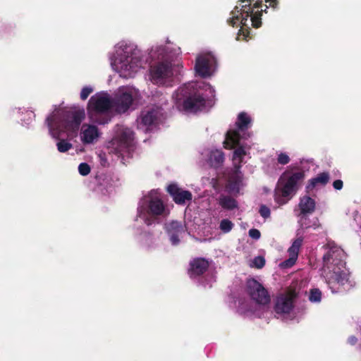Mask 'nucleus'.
Instances as JSON below:
<instances>
[{
    "mask_svg": "<svg viewBox=\"0 0 361 361\" xmlns=\"http://www.w3.org/2000/svg\"><path fill=\"white\" fill-rule=\"evenodd\" d=\"M179 51V47L166 39L152 45L146 54L135 41L123 39L115 44L108 58L112 70L126 79L134 78L149 61L153 62L149 69L150 81L168 86L180 73V67L173 63Z\"/></svg>",
    "mask_w": 361,
    "mask_h": 361,
    "instance_id": "nucleus-1",
    "label": "nucleus"
},
{
    "mask_svg": "<svg viewBox=\"0 0 361 361\" xmlns=\"http://www.w3.org/2000/svg\"><path fill=\"white\" fill-rule=\"evenodd\" d=\"M252 121L251 117L245 112L238 114L235 128L229 129L224 141L226 149L235 148L233 154V164L234 169L229 173L226 183L228 192L237 195L240 190L246 185L244 176L240 171L242 164L246 162L245 159L250 158L248 148L242 142L245 138V131Z\"/></svg>",
    "mask_w": 361,
    "mask_h": 361,
    "instance_id": "nucleus-2",
    "label": "nucleus"
},
{
    "mask_svg": "<svg viewBox=\"0 0 361 361\" xmlns=\"http://www.w3.org/2000/svg\"><path fill=\"white\" fill-rule=\"evenodd\" d=\"M138 97V90L130 86L119 87L114 99L106 92H97L90 97L87 104L89 119L93 123L105 125L111 119L109 112L111 107L118 113H125Z\"/></svg>",
    "mask_w": 361,
    "mask_h": 361,
    "instance_id": "nucleus-3",
    "label": "nucleus"
},
{
    "mask_svg": "<svg viewBox=\"0 0 361 361\" xmlns=\"http://www.w3.org/2000/svg\"><path fill=\"white\" fill-rule=\"evenodd\" d=\"M321 276L333 293L353 286L350 271L345 266V252L333 241H329L324 246Z\"/></svg>",
    "mask_w": 361,
    "mask_h": 361,
    "instance_id": "nucleus-4",
    "label": "nucleus"
},
{
    "mask_svg": "<svg viewBox=\"0 0 361 361\" xmlns=\"http://www.w3.org/2000/svg\"><path fill=\"white\" fill-rule=\"evenodd\" d=\"M85 118L83 110H66L56 109L46 118L45 124L49 135L58 140L56 147L59 152L65 153L73 147V145L67 140L61 139L65 133L68 137H75Z\"/></svg>",
    "mask_w": 361,
    "mask_h": 361,
    "instance_id": "nucleus-5",
    "label": "nucleus"
},
{
    "mask_svg": "<svg viewBox=\"0 0 361 361\" xmlns=\"http://www.w3.org/2000/svg\"><path fill=\"white\" fill-rule=\"evenodd\" d=\"M214 93V89L204 81L189 82L176 91L173 99L180 111L197 113L212 106Z\"/></svg>",
    "mask_w": 361,
    "mask_h": 361,
    "instance_id": "nucleus-6",
    "label": "nucleus"
},
{
    "mask_svg": "<svg viewBox=\"0 0 361 361\" xmlns=\"http://www.w3.org/2000/svg\"><path fill=\"white\" fill-rule=\"evenodd\" d=\"M246 293L250 298L239 297L234 301L236 312L245 317H262L270 302L267 290L259 281L250 279L246 283Z\"/></svg>",
    "mask_w": 361,
    "mask_h": 361,
    "instance_id": "nucleus-7",
    "label": "nucleus"
},
{
    "mask_svg": "<svg viewBox=\"0 0 361 361\" xmlns=\"http://www.w3.org/2000/svg\"><path fill=\"white\" fill-rule=\"evenodd\" d=\"M252 0L239 1L230 14L228 23L233 27H240L237 34L236 39L247 40L250 34V26L257 28L261 26V16L263 10L262 2H256L251 6ZM268 6L264 10L267 12Z\"/></svg>",
    "mask_w": 361,
    "mask_h": 361,
    "instance_id": "nucleus-8",
    "label": "nucleus"
},
{
    "mask_svg": "<svg viewBox=\"0 0 361 361\" xmlns=\"http://www.w3.org/2000/svg\"><path fill=\"white\" fill-rule=\"evenodd\" d=\"M169 214V209L162 200V193L159 189H153L145 194L140 200L135 221L137 224L144 223L151 226L158 216L166 217Z\"/></svg>",
    "mask_w": 361,
    "mask_h": 361,
    "instance_id": "nucleus-9",
    "label": "nucleus"
},
{
    "mask_svg": "<svg viewBox=\"0 0 361 361\" xmlns=\"http://www.w3.org/2000/svg\"><path fill=\"white\" fill-rule=\"evenodd\" d=\"M305 178L304 171H286L281 176L277 188L275 190L274 200L279 205L286 204L297 192Z\"/></svg>",
    "mask_w": 361,
    "mask_h": 361,
    "instance_id": "nucleus-10",
    "label": "nucleus"
},
{
    "mask_svg": "<svg viewBox=\"0 0 361 361\" xmlns=\"http://www.w3.org/2000/svg\"><path fill=\"white\" fill-rule=\"evenodd\" d=\"M153 106L142 112L137 118V128L145 133L156 129L163 116V106L167 104V98L162 92L157 91L152 95Z\"/></svg>",
    "mask_w": 361,
    "mask_h": 361,
    "instance_id": "nucleus-11",
    "label": "nucleus"
},
{
    "mask_svg": "<svg viewBox=\"0 0 361 361\" xmlns=\"http://www.w3.org/2000/svg\"><path fill=\"white\" fill-rule=\"evenodd\" d=\"M134 147V133L131 128L116 125L113 130V136L107 143L109 153L118 157L129 156Z\"/></svg>",
    "mask_w": 361,
    "mask_h": 361,
    "instance_id": "nucleus-12",
    "label": "nucleus"
},
{
    "mask_svg": "<svg viewBox=\"0 0 361 361\" xmlns=\"http://www.w3.org/2000/svg\"><path fill=\"white\" fill-rule=\"evenodd\" d=\"M315 207V201L310 196L305 195L300 199L298 208L294 212L298 217V224L302 229L309 228L316 229L319 227L320 224L317 218L310 221L307 217L309 214L314 212Z\"/></svg>",
    "mask_w": 361,
    "mask_h": 361,
    "instance_id": "nucleus-13",
    "label": "nucleus"
},
{
    "mask_svg": "<svg viewBox=\"0 0 361 361\" xmlns=\"http://www.w3.org/2000/svg\"><path fill=\"white\" fill-rule=\"evenodd\" d=\"M293 292L280 295L276 300L274 312L276 317L283 320H293L295 318Z\"/></svg>",
    "mask_w": 361,
    "mask_h": 361,
    "instance_id": "nucleus-14",
    "label": "nucleus"
},
{
    "mask_svg": "<svg viewBox=\"0 0 361 361\" xmlns=\"http://www.w3.org/2000/svg\"><path fill=\"white\" fill-rule=\"evenodd\" d=\"M194 69L195 74L203 78L212 76L216 71V59L213 53L202 51L197 54Z\"/></svg>",
    "mask_w": 361,
    "mask_h": 361,
    "instance_id": "nucleus-15",
    "label": "nucleus"
},
{
    "mask_svg": "<svg viewBox=\"0 0 361 361\" xmlns=\"http://www.w3.org/2000/svg\"><path fill=\"white\" fill-rule=\"evenodd\" d=\"M101 135L102 133L99 128L93 124L84 123L80 128V138L83 145L97 142Z\"/></svg>",
    "mask_w": 361,
    "mask_h": 361,
    "instance_id": "nucleus-16",
    "label": "nucleus"
},
{
    "mask_svg": "<svg viewBox=\"0 0 361 361\" xmlns=\"http://www.w3.org/2000/svg\"><path fill=\"white\" fill-rule=\"evenodd\" d=\"M165 230L172 245H178L183 238L185 228L177 221H173L165 224Z\"/></svg>",
    "mask_w": 361,
    "mask_h": 361,
    "instance_id": "nucleus-17",
    "label": "nucleus"
},
{
    "mask_svg": "<svg viewBox=\"0 0 361 361\" xmlns=\"http://www.w3.org/2000/svg\"><path fill=\"white\" fill-rule=\"evenodd\" d=\"M167 191L176 204H184L187 201L192 200V194L190 192L179 188L178 185L175 183L170 184L167 187Z\"/></svg>",
    "mask_w": 361,
    "mask_h": 361,
    "instance_id": "nucleus-18",
    "label": "nucleus"
},
{
    "mask_svg": "<svg viewBox=\"0 0 361 361\" xmlns=\"http://www.w3.org/2000/svg\"><path fill=\"white\" fill-rule=\"evenodd\" d=\"M209 267V262L204 258H196L190 262L188 274L195 280L200 277Z\"/></svg>",
    "mask_w": 361,
    "mask_h": 361,
    "instance_id": "nucleus-19",
    "label": "nucleus"
},
{
    "mask_svg": "<svg viewBox=\"0 0 361 361\" xmlns=\"http://www.w3.org/2000/svg\"><path fill=\"white\" fill-rule=\"evenodd\" d=\"M302 237H298L293 241L291 246L288 248V252L289 258L283 262L285 267H291L295 263L298 257L300 248L302 244Z\"/></svg>",
    "mask_w": 361,
    "mask_h": 361,
    "instance_id": "nucleus-20",
    "label": "nucleus"
},
{
    "mask_svg": "<svg viewBox=\"0 0 361 361\" xmlns=\"http://www.w3.org/2000/svg\"><path fill=\"white\" fill-rule=\"evenodd\" d=\"M202 154L207 157L208 162L214 167L221 166L224 161V154L219 149H207Z\"/></svg>",
    "mask_w": 361,
    "mask_h": 361,
    "instance_id": "nucleus-21",
    "label": "nucleus"
},
{
    "mask_svg": "<svg viewBox=\"0 0 361 361\" xmlns=\"http://www.w3.org/2000/svg\"><path fill=\"white\" fill-rule=\"evenodd\" d=\"M137 235L138 241L140 242L142 247L147 249H150L155 246L156 238L149 232L142 231L137 228Z\"/></svg>",
    "mask_w": 361,
    "mask_h": 361,
    "instance_id": "nucleus-22",
    "label": "nucleus"
},
{
    "mask_svg": "<svg viewBox=\"0 0 361 361\" xmlns=\"http://www.w3.org/2000/svg\"><path fill=\"white\" fill-rule=\"evenodd\" d=\"M329 180V174L327 172H323L317 174L314 178H311L307 185V190H312L318 186L325 185Z\"/></svg>",
    "mask_w": 361,
    "mask_h": 361,
    "instance_id": "nucleus-23",
    "label": "nucleus"
},
{
    "mask_svg": "<svg viewBox=\"0 0 361 361\" xmlns=\"http://www.w3.org/2000/svg\"><path fill=\"white\" fill-rule=\"evenodd\" d=\"M218 203L222 209L229 211L238 207V202L234 198L226 195H221L218 198Z\"/></svg>",
    "mask_w": 361,
    "mask_h": 361,
    "instance_id": "nucleus-24",
    "label": "nucleus"
},
{
    "mask_svg": "<svg viewBox=\"0 0 361 361\" xmlns=\"http://www.w3.org/2000/svg\"><path fill=\"white\" fill-rule=\"evenodd\" d=\"M16 110L17 111V113L19 114L21 113L23 114V111H25V117L21 119L22 124L23 126H28L35 120V114L33 111L25 110V109H22L20 108L16 109Z\"/></svg>",
    "mask_w": 361,
    "mask_h": 361,
    "instance_id": "nucleus-25",
    "label": "nucleus"
},
{
    "mask_svg": "<svg viewBox=\"0 0 361 361\" xmlns=\"http://www.w3.org/2000/svg\"><path fill=\"white\" fill-rule=\"evenodd\" d=\"M322 293L317 288H314L310 289L308 299L312 303H319L322 301Z\"/></svg>",
    "mask_w": 361,
    "mask_h": 361,
    "instance_id": "nucleus-26",
    "label": "nucleus"
},
{
    "mask_svg": "<svg viewBox=\"0 0 361 361\" xmlns=\"http://www.w3.org/2000/svg\"><path fill=\"white\" fill-rule=\"evenodd\" d=\"M234 227V224L228 219H224L219 222V228L224 233H229Z\"/></svg>",
    "mask_w": 361,
    "mask_h": 361,
    "instance_id": "nucleus-27",
    "label": "nucleus"
},
{
    "mask_svg": "<svg viewBox=\"0 0 361 361\" xmlns=\"http://www.w3.org/2000/svg\"><path fill=\"white\" fill-rule=\"evenodd\" d=\"M94 92V87L91 85L84 86L80 93V98L81 100H86L88 97Z\"/></svg>",
    "mask_w": 361,
    "mask_h": 361,
    "instance_id": "nucleus-28",
    "label": "nucleus"
},
{
    "mask_svg": "<svg viewBox=\"0 0 361 361\" xmlns=\"http://www.w3.org/2000/svg\"><path fill=\"white\" fill-rule=\"evenodd\" d=\"M276 154L278 164L286 165L290 162V159L288 153L283 152H278Z\"/></svg>",
    "mask_w": 361,
    "mask_h": 361,
    "instance_id": "nucleus-29",
    "label": "nucleus"
},
{
    "mask_svg": "<svg viewBox=\"0 0 361 361\" xmlns=\"http://www.w3.org/2000/svg\"><path fill=\"white\" fill-rule=\"evenodd\" d=\"M90 166L85 162H82L78 166V172L82 176H87L90 173Z\"/></svg>",
    "mask_w": 361,
    "mask_h": 361,
    "instance_id": "nucleus-30",
    "label": "nucleus"
},
{
    "mask_svg": "<svg viewBox=\"0 0 361 361\" xmlns=\"http://www.w3.org/2000/svg\"><path fill=\"white\" fill-rule=\"evenodd\" d=\"M265 264V260L264 257L261 256H258L254 258L252 261V266L256 268L260 269L262 268Z\"/></svg>",
    "mask_w": 361,
    "mask_h": 361,
    "instance_id": "nucleus-31",
    "label": "nucleus"
},
{
    "mask_svg": "<svg viewBox=\"0 0 361 361\" xmlns=\"http://www.w3.org/2000/svg\"><path fill=\"white\" fill-rule=\"evenodd\" d=\"M214 281L215 277L212 274L210 276H207L204 281H199V283L204 287H211L212 283H214Z\"/></svg>",
    "mask_w": 361,
    "mask_h": 361,
    "instance_id": "nucleus-32",
    "label": "nucleus"
},
{
    "mask_svg": "<svg viewBox=\"0 0 361 361\" xmlns=\"http://www.w3.org/2000/svg\"><path fill=\"white\" fill-rule=\"evenodd\" d=\"M270 209L269 207H267L265 205H262L259 208V214L260 215L264 218L267 219L270 216Z\"/></svg>",
    "mask_w": 361,
    "mask_h": 361,
    "instance_id": "nucleus-33",
    "label": "nucleus"
},
{
    "mask_svg": "<svg viewBox=\"0 0 361 361\" xmlns=\"http://www.w3.org/2000/svg\"><path fill=\"white\" fill-rule=\"evenodd\" d=\"M249 236L255 240H259L260 238L261 234L258 229L251 228L249 231Z\"/></svg>",
    "mask_w": 361,
    "mask_h": 361,
    "instance_id": "nucleus-34",
    "label": "nucleus"
},
{
    "mask_svg": "<svg viewBox=\"0 0 361 361\" xmlns=\"http://www.w3.org/2000/svg\"><path fill=\"white\" fill-rule=\"evenodd\" d=\"M358 211L357 209H354L352 212V216L354 219V221L357 223V224L360 226V228H361V222L360 221V217L359 216Z\"/></svg>",
    "mask_w": 361,
    "mask_h": 361,
    "instance_id": "nucleus-35",
    "label": "nucleus"
},
{
    "mask_svg": "<svg viewBox=\"0 0 361 361\" xmlns=\"http://www.w3.org/2000/svg\"><path fill=\"white\" fill-rule=\"evenodd\" d=\"M343 185V181L341 180H336L333 183V187L334 189L340 190L342 189Z\"/></svg>",
    "mask_w": 361,
    "mask_h": 361,
    "instance_id": "nucleus-36",
    "label": "nucleus"
},
{
    "mask_svg": "<svg viewBox=\"0 0 361 361\" xmlns=\"http://www.w3.org/2000/svg\"><path fill=\"white\" fill-rule=\"evenodd\" d=\"M266 3L269 4V6L273 8H276L279 4V0H265Z\"/></svg>",
    "mask_w": 361,
    "mask_h": 361,
    "instance_id": "nucleus-37",
    "label": "nucleus"
},
{
    "mask_svg": "<svg viewBox=\"0 0 361 361\" xmlns=\"http://www.w3.org/2000/svg\"><path fill=\"white\" fill-rule=\"evenodd\" d=\"M357 338L354 336H350L348 339V343H350L352 345H355L357 343Z\"/></svg>",
    "mask_w": 361,
    "mask_h": 361,
    "instance_id": "nucleus-38",
    "label": "nucleus"
},
{
    "mask_svg": "<svg viewBox=\"0 0 361 361\" xmlns=\"http://www.w3.org/2000/svg\"><path fill=\"white\" fill-rule=\"evenodd\" d=\"M357 334H358V336H359V340L360 341V348H361V322H360V324L358 325Z\"/></svg>",
    "mask_w": 361,
    "mask_h": 361,
    "instance_id": "nucleus-39",
    "label": "nucleus"
}]
</instances>
